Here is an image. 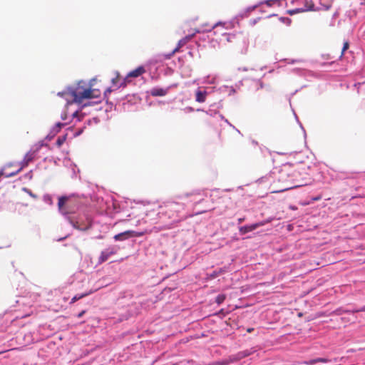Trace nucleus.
<instances>
[{
  "label": "nucleus",
  "mask_w": 365,
  "mask_h": 365,
  "mask_svg": "<svg viewBox=\"0 0 365 365\" xmlns=\"http://www.w3.org/2000/svg\"><path fill=\"white\" fill-rule=\"evenodd\" d=\"M92 84L87 87L83 82H79L77 85L68 87L62 92L58 93V96L66 98L68 103H82L86 99L98 98L101 96L99 89L92 88Z\"/></svg>",
  "instance_id": "obj_1"
},
{
  "label": "nucleus",
  "mask_w": 365,
  "mask_h": 365,
  "mask_svg": "<svg viewBox=\"0 0 365 365\" xmlns=\"http://www.w3.org/2000/svg\"><path fill=\"white\" fill-rule=\"evenodd\" d=\"M296 175L297 173L292 164L282 165L277 170V176L275 175V179L277 178L279 182H282V186L277 189L275 188V193L303 186L304 184L297 183L295 179Z\"/></svg>",
  "instance_id": "obj_2"
},
{
  "label": "nucleus",
  "mask_w": 365,
  "mask_h": 365,
  "mask_svg": "<svg viewBox=\"0 0 365 365\" xmlns=\"http://www.w3.org/2000/svg\"><path fill=\"white\" fill-rule=\"evenodd\" d=\"M185 205L175 202H168L158 207V215L163 222L170 220V225L181 221L184 217L181 215ZM169 226L168 228H170Z\"/></svg>",
  "instance_id": "obj_3"
},
{
  "label": "nucleus",
  "mask_w": 365,
  "mask_h": 365,
  "mask_svg": "<svg viewBox=\"0 0 365 365\" xmlns=\"http://www.w3.org/2000/svg\"><path fill=\"white\" fill-rule=\"evenodd\" d=\"M221 42L225 46L235 48L240 53L247 52L248 48V38L242 32L225 34Z\"/></svg>",
  "instance_id": "obj_4"
},
{
  "label": "nucleus",
  "mask_w": 365,
  "mask_h": 365,
  "mask_svg": "<svg viewBox=\"0 0 365 365\" xmlns=\"http://www.w3.org/2000/svg\"><path fill=\"white\" fill-rule=\"evenodd\" d=\"M36 157V151L30 150L24 156L23 160L21 162L20 168L15 171L7 173L6 168H3L0 170V178L4 176L6 178H10L18 174L24 167H26L29 163L32 162Z\"/></svg>",
  "instance_id": "obj_5"
},
{
  "label": "nucleus",
  "mask_w": 365,
  "mask_h": 365,
  "mask_svg": "<svg viewBox=\"0 0 365 365\" xmlns=\"http://www.w3.org/2000/svg\"><path fill=\"white\" fill-rule=\"evenodd\" d=\"M147 233H148V232L146 230L143 231V232H135L133 230H127L123 232L115 235L114 236V239L116 241H122V240H125L129 237H142Z\"/></svg>",
  "instance_id": "obj_6"
},
{
  "label": "nucleus",
  "mask_w": 365,
  "mask_h": 365,
  "mask_svg": "<svg viewBox=\"0 0 365 365\" xmlns=\"http://www.w3.org/2000/svg\"><path fill=\"white\" fill-rule=\"evenodd\" d=\"M195 36V34H192L191 35H187L185 37L182 38V39H180L178 44H177V46L176 48L172 51L171 53H170L169 55H168L166 56L167 58H170L171 56H173L175 53L178 52L180 51V49L184 46L186 43H187Z\"/></svg>",
  "instance_id": "obj_7"
},
{
  "label": "nucleus",
  "mask_w": 365,
  "mask_h": 365,
  "mask_svg": "<svg viewBox=\"0 0 365 365\" xmlns=\"http://www.w3.org/2000/svg\"><path fill=\"white\" fill-rule=\"evenodd\" d=\"M145 72V69L143 66H139L135 69L129 72L126 76V78L123 80V81L120 83V86L125 87L126 86V81L128 78H137Z\"/></svg>",
  "instance_id": "obj_8"
},
{
  "label": "nucleus",
  "mask_w": 365,
  "mask_h": 365,
  "mask_svg": "<svg viewBox=\"0 0 365 365\" xmlns=\"http://www.w3.org/2000/svg\"><path fill=\"white\" fill-rule=\"evenodd\" d=\"M116 252L117 250L115 247H109L102 251L99 257V262L103 263L106 262L109 258V257L115 255Z\"/></svg>",
  "instance_id": "obj_9"
},
{
  "label": "nucleus",
  "mask_w": 365,
  "mask_h": 365,
  "mask_svg": "<svg viewBox=\"0 0 365 365\" xmlns=\"http://www.w3.org/2000/svg\"><path fill=\"white\" fill-rule=\"evenodd\" d=\"M71 201V197L68 196H61L58 198V209L63 213H67L66 211L69 202Z\"/></svg>",
  "instance_id": "obj_10"
},
{
  "label": "nucleus",
  "mask_w": 365,
  "mask_h": 365,
  "mask_svg": "<svg viewBox=\"0 0 365 365\" xmlns=\"http://www.w3.org/2000/svg\"><path fill=\"white\" fill-rule=\"evenodd\" d=\"M259 226V224H252L250 225L242 226L239 228V232L241 235H245L247 232H252Z\"/></svg>",
  "instance_id": "obj_11"
},
{
  "label": "nucleus",
  "mask_w": 365,
  "mask_h": 365,
  "mask_svg": "<svg viewBox=\"0 0 365 365\" xmlns=\"http://www.w3.org/2000/svg\"><path fill=\"white\" fill-rule=\"evenodd\" d=\"M168 93L167 88H153L150 91V94L153 96H164Z\"/></svg>",
  "instance_id": "obj_12"
},
{
  "label": "nucleus",
  "mask_w": 365,
  "mask_h": 365,
  "mask_svg": "<svg viewBox=\"0 0 365 365\" xmlns=\"http://www.w3.org/2000/svg\"><path fill=\"white\" fill-rule=\"evenodd\" d=\"M207 93L205 91L197 90L196 91V101L198 103H204L206 100Z\"/></svg>",
  "instance_id": "obj_13"
},
{
  "label": "nucleus",
  "mask_w": 365,
  "mask_h": 365,
  "mask_svg": "<svg viewBox=\"0 0 365 365\" xmlns=\"http://www.w3.org/2000/svg\"><path fill=\"white\" fill-rule=\"evenodd\" d=\"M91 293V292H85V293H83V294H76L71 300L70 302V304H73L75 303L76 301L89 295Z\"/></svg>",
  "instance_id": "obj_14"
},
{
  "label": "nucleus",
  "mask_w": 365,
  "mask_h": 365,
  "mask_svg": "<svg viewBox=\"0 0 365 365\" xmlns=\"http://www.w3.org/2000/svg\"><path fill=\"white\" fill-rule=\"evenodd\" d=\"M119 80H120V74L118 71H116L115 73V77L113 78L111 80V83H112L113 86H117V88H120V84L119 86H118V83L119 82Z\"/></svg>",
  "instance_id": "obj_15"
},
{
  "label": "nucleus",
  "mask_w": 365,
  "mask_h": 365,
  "mask_svg": "<svg viewBox=\"0 0 365 365\" xmlns=\"http://www.w3.org/2000/svg\"><path fill=\"white\" fill-rule=\"evenodd\" d=\"M66 137H67L66 135L59 136L57 138V140H56V145L58 147H61L64 143V142L66 141Z\"/></svg>",
  "instance_id": "obj_16"
},
{
  "label": "nucleus",
  "mask_w": 365,
  "mask_h": 365,
  "mask_svg": "<svg viewBox=\"0 0 365 365\" xmlns=\"http://www.w3.org/2000/svg\"><path fill=\"white\" fill-rule=\"evenodd\" d=\"M278 20L282 23L286 24L287 26H289L291 24L292 20L288 17L280 16L278 18Z\"/></svg>",
  "instance_id": "obj_17"
},
{
  "label": "nucleus",
  "mask_w": 365,
  "mask_h": 365,
  "mask_svg": "<svg viewBox=\"0 0 365 365\" xmlns=\"http://www.w3.org/2000/svg\"><path fill=\"white\" fill-rule=\"evenodd\" d=\"M225 299H226L225 294H219L216 297L215 302H216L217 304H221L225 301Z\"/></svg>",
  "instance_id": "obj_18"
},
{
  "label": "nucleus",
  "mask_w": 365,
  "mask_h": 365,
  "mask_svg": "<svg viewBox=\"0 0 365 365\" xmlns=\"http://www.w3.org/2000/svg\"><path fill=\"white\" fill-rule=\"evenodd\" d=\"M319 361L324 362L325 359H322V358H318V359H316L311 360L309 362H307L306 364H309V365H313V364H315L316 363L319 362Z\"/></svg>",
  "instance_id": "obj_19"
},
{
  "label": "nucleus",
  "mask_w": 365,
  "mask_h": 365,
  "mask_svg": "<svg viewBox=\"0 0 365 365\" xmlns=\"http://www.w3.org/2000/svg\"><path fill=\"white\" fill-rule=\"evenodd\" d=\"M225 24H225V23H224V22L219 21V22H217V23L215 24L211 27V29H209V31H211V30H212V29H216V28H217V27H218V26H222V27H225Z\"/></svg>",
  "instance_id": "obj_20"
},
{
  "label": "nucleus",
  "mask_w": 365,
  "mask_h": 365,
  "mask_svg": "<svg viewBox=\"0 0 365 365\" xmlns=\"http://www.w3.org/2000/svg\"><path fill=\"white\" fill-rule=\"evenodd\" d=\"M349 48V43L346 41L344 43V46H343V48H342V51H341V55H340V58H342V56H344V51L348 49Z\"/></svg>",
  "instance_id": "obj_21"
},
{
  "label": "nucleus",
  "mask_w": 365,
  "mask_h": 365,
  "mask_svg": "<svg viewBox=\"0 0 365 365\" xmlns=\"http://www.w3.org/2000/svg\"><path fill=\"white\" fill-rule=\"evenodd\" d=\"M112 92V89L110 88H108L105 92H104V96L105 98H108V96L109 94H110V93Z\"/></svg>",
  "instance_id": "obj_22"
},
{
  "label": "nucleus",
  "mask_w": 365,
  "mask_h": 365,
  "mask_svg": "<svg viewBox=\"0 0 365 365\" xmlns=\"http://www.w3.org/2000/svg\"><path fill=\"white\" fill-rule=\"evenodd\" d=\"M85 313H86V310H83V311H81V312L77 315L78 318H81V317H82L84 315V314H85Z\"/></svg>",
  "instance_id": "obj_23"
},
{
  "label": "nucleus",
  "mask_w": 365,
  "mask_h": 365,
  "mask_svg": "<svg viewBox=\"0 0 365 365\" xmlns=\"http://www.w3.org/2000/svg\"><path fill=\"white\" fill-rule=\"evenodd\" d=\"M365 312V307H363L359 309L353 311V312Z\"/></svg>",
  "instance_id": "obj_24"
},
{
  "label": "nucleus",
  "mask_w": 365,
  "mask_h": 365,
  "mask_svg": "<svg viewBox=\"0 0 365 365\" xmlns=\"http://www.w3.org/2000/svg\"><path fill=\"white\" fill-rule=\"evenodd\" d=\"M63 125V123H58L56 124V126H57V127H58L59 128H61Z\"/></svg>",
  "instance_id": "obj_25"
},
{
  "label": "nucleus",
  "mask_w": 365,
  "mask_h": 365,
  "mask_svg": "<svg viewBox=\"0 0 365 365\" xmlns=\"http://www.w3.org/2000/svg\"><path fill=\"white\" fill-rule=\"evenodd\" d=\"M244 220H245V217L239 218V219H238V222H239V223H242Z\"/></svg>",
  "instance_id": "obj_26"
},
{
  "label": "nucleus",
  "mask_w": 365,
  "mask_h": 365,
  "mask_svg": "<svg viewBox=\"0 0 365 365\" xmlns=\"http://www.w3.org/2000/svg\"><path fill=\"white\" fill-rule=\"evenodd\" d=\"M253 330H254V329H253V328H248L247 331V332H250H250H252Z\"/></svg>",
  "instance_id": "obj_27"
},
{
  "label": "nucleus",
  "mask_w": 365,
  "mask_h": 365,
  "mask_svg": "<svg viewBox=\"0 0 365 365\" xmlns=\"http://www.w3.org/2000/svg\"><path fill=\"white\" fill-rule=\"evenodd\" d=\"M300 126H301L302 129L303 130L304 133H305V130L304 129V127H302V124H300Z\"/></svg>",
  "instance_id": "obj_28"
},
{
  "label": "nucleus",
  "mask_w": 365,
  "mask_h": 365,
  "mask_svg": "<svg viewBox=\"0 0 365 365\" xmlns=\"http://www.w3.org/2000/svg\"><path fill=\"white\" fill-rule=\"evenodd\" d=\"M279 1H280V0H274L275 4H276L277 3H278V2H279Z\"/></svg>",
  "instance_id": "obj_29"
},
{
  "label": "nucleus",
  "mask_w": 365,
  "mask_h": 365,
  "mask_svg": "<svg viewBox=\"0 0 365 365\" xmlns=\"http://www.w3.org/2000/svg\"><path fill=\"white\" fill-rule=\"evenodd\" d=\"M215 276H217V274L213 273L212 277H215Z\"/></svg>",
  "instance_id": "obj_30"
},
{
  "label": "nucleus",
  "mask_w": 365,
  "mask_h": 365,
  "mask_svg": "<svg viewBox=\"0 0 365 365\" xmlns=\"http://www.w3.org/2000/svg\"><path fill=\"white\" fill-rule=\"evenodd\" d=\"M4 351H0V354H2V353H4Z\"/></svg>",
  "instance_id": "obj_31"
},
{
  "label": "nucleus",
  "mask_w": 365,
  "mask_h": 365,
  "mask_svg": "<svg viewBox=\"0 0 365 365\" xmlns=\"http://www.w3.org/2000/svg\"><path fill=\"white\" fill-rule=\"evenodd\" d=\"M173 365H178L177 364H173Z\"/></svg>",
  "instance_id": "obj_32"
}]
</instances>
